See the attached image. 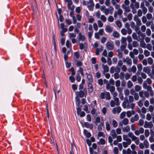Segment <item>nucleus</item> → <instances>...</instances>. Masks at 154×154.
<instances>
[{
    "mask_svg": "<svg viewBox=\"0 0 154 154\" xmlns=\"http://www.w3.org/2000/svg\"><path fill=\"white\" fill-rule=\"evenodd\" d=\"M106 128L107 131H109L110 130V126L108 122H107L106 123Z\"/></svg>",
    "mask_w": 154,
    "mask_h": 154,
    "instance_id": "nucleus-25",
    "label": "nucleus"
},
{
    "mask_svg": "<svg viewBox=\"0 0 154 154\" xmlns=\"http://www.w3.org/2000/svg\"><path fill=\"white\" fill-rule=\"evenodd\" d=\"M121 32L122 35H125L126 34L127 31L125 29V28H123L121 30Z\"/></svg>",
    "mask_w": 154,
    "mask_h": 154,
    "instance_id": "nucleus-28",
    "label": "nucleus"
},
{
    "mask_svg": "<svg viewBox=\"0 0 154 154\" xmlns=\"http://www.w3.org/2000/svg\"><path fill=\"white\" fill-rule=\"evenodd\" d=\"M83 133L87 138H89L91 136V133L89 132H88L87 130L86 129L84 130Z\"/></svg>",
    "mask_w": 154,
    "mask_h": 154,
    "instance_id": "nucleus-3",
    "label": "nucleus"
},
{
    "mask_svg": "<svg viewBox=\"0 0 154 154\" xmlns=\"http://www.w3.org/2000/svg\"><path fill=\"white\" fill-rule=\"evenodd\" d=\"M139 44L138 42L136 41H133V46L134 47H136L138 46Z\"/></svg>",
    "mask_w": 154,
    "mask_h": 154,
    "instance_id": "nucleus-34",
    "label": "nucleus"
},
{
    "mask_svg": "<svg viewBox=\"0 0 154 154\" xmlns=\"http://www.w3.org/2000/svg\"><path fill=\"white\" fill-rule=\"evenodd\" d=\"M66 2H68L67 7H68V9H72V8L71 7V5L72 4V1L71 0H68V1H66Z\"/></svg>",
    "mask_w": 154,
    "mask_h": 154,
    "instance_id": "nucleus-10",
    "label": "nucleus"
},
{
    "mask_svg": "<svg viewBox=\"0 0 154 154\" xmlns=\"http://www.w3.org/2000/svg\"><path fill=\"white\" fill-rule=\"evenodd\" d=\"M126 38L125 37H122L121 38V43L122 44H125L126 42Z\"/></svg>",
    "mask_w": 154,
    "mask_h": 154,
    "instance_id": "nucleus-39",
    "label": "nucleus"
},
{
    "mask_svg": "<svg viewBox=\"0 0 154 154\" xmlns=\"http://www.w3.org/2000/svg\"><path fill=\"white\" fill-rule=\"evenodd\" d=\"M120 79L121 80H123L124 79V77L125 76V74L123 72H121L120 73Z\"/></svg>",
    "mask_w": 154,
    "mask_h": 154,
    "instance_id": "nucleus-43",
    "label": "nucleus"
},
{
    "mask_svg": "<svg viewBox=\"0 0 154 154\" xmlns=\"http://www.w3.org/2000/svg\"><path fill=\"white\" fill-rule=\"evenodd\" d=\"M94 6V3H93V5H89L88 6V10L90 11H92L93 10V7Z\"/></svg>",
    "mask_w": 154,
    "mask_h": 154,
    "instance_id": "nucleus-26",
    "label": "nucleus"
},
{
    "mask_svg": "<svg viewBox=\"0 0 154 154\" xmlns=\"http://www.w3.org/2000/svg\"><path fill=\"white\" fill-rule=\"evenodd\" d=\"M146 119L148 120H150L151 119V116L150 114L149 113H147L146 116Z\"/></svg>",
    "mask_w": 154,
    "mask_h": 154,
    "instance_id": "nucleus-50",
    "label": "nucleus"
},
{
    "mask_svg": "<svg viewBox=\"0 0 154 154\" xmlns=\"http://www.w3.org/2000/svg\"><path fill=\"white\" fill-rule=\"evenodd\" d=\"M125 116V112H123L120 115V119H122L124 118V117Z\"/></svg>",
    "mask_w": 154,
    "mask_h": 154,
    "instance_id": "nucleus-33",
    "label": "nucleus"
},
{
    "mask_svg": "<svg viewBox=\"0 0 154 154\" xmlns=\"http://www.w3.org/2000/svg\"><path fill=\"white\" fill-rule=\"evenodd\" d=\"M115 103H116V105L117 106H118L119 104V99L118 97H116L114 99Z\"/></svg>",
    "mask_w": 154,
    "mask_h": 154,
    "instance_id": "nucleus-32",
    "label": "nucleus"
},
{
    "mask_svg": "<svg viewBox=\"0 0 154 154\" xmlns=\"http://www.w3.org/2000/svg\"><path fill=\"white\" fill-rule=\"evenodd\" d=\"M116 23L117 26L119 27H121L122 26V24L121 22L119 20L116 21Z\"/></svg>",
    "mask_w": 154,
    "mask_h": 154,
    "instance_id": "nucleus-23",
    "label": "nucleus"
},
{
    "mask_svg": "<svg viewBox=\"0 0 154 154\" xmlns=\"http://www.w3.org/2000/svg\"><path fill=\"white\" fill-rule=\"evenodd\" d=\"M113 152L115 154H118L119 153V150L117 147H115L113 149Z\"/></svg>",
    "mask_w": 154,
    "mask_h": 154,
    "instance_id": "nucleus-35",
    "label": "nucleus"
},
{
    "mask_svg": "<svg viewBox=\"0 0 154 154\" xmlns=\"http://www.w3.org/2000/svg\"><path fill=\"white\" fill-rule=\"evenodd\" d=\"M103 68L104 69V71L103 72L104 73L105 72H107L109 71V68L108 66H107V65H103Z\"/></svg>",
    "mask_w": 154,
    "mask_h": 154,
    "instance_id": "nucleus-11",
    "label": "nucleus"
},
{
    "mask_svg": "<svg viewBox=\"0 0 154 154\" xmlns=\"http://www.w3.org/2000/svg\"><path fill=\"white\" fill-rule=\"evenodd\" d=\"M72 11L70 12L69 14L70 16L71 17H75L74 16V14L73 13L74 12V8H72V9H70Z\"/></svg>",
    "mask_w": 154,
    "mask_h": 154,
    "instance_id": "nucleus-30",
    "label": "nucleus"
},
{
    "mask_svg": "<svg viewBox=\"0 0 154 154\" xmlns=\"http://www.w3.org/2000/svg\"><path fill=\"white\" fill-rule=\"evenodd\" d=\"M146 17L148 19L150 20L152 18V14L150 13H148L146 14Z\"/></svg>",
    "mask_w": 154,
    "mask_h": 154,
    "instance_id": "nucleus-60",
    "label": "nucleus"
},
{
    "mask_svg": "<svg viewBox=\"0 0 154 154\" xmlns=\"http://www.w3.org/2000/svg\"><path fill=\"white\" fill-rule=\"evenodd\" d=\"M124 94L125 95L127 96H128L129 94V90L128 89H125L124 91Z\"/></svg>",
    "mask_w": 154,
    "mask_h": 154,
    "instance_id": "nucleus-36",
    "label": "nucleus"
},
{
    "mask_svg": "<svg viewBox=\"0 0 154 154\" xmlns=\"http://www.w3.org/2000/svg\"><path fill=\"white\" fill-rule=\"evenodd\" d=\"M137 80V77L135 75H133L131 78V80L133 82H135Z\"/></svg>",
    "mask_w": 154,
    "mask_h": 154,
    "instance_id": "nucleus-49",
    "label": "nucleus"
},
{
    "mask_svg": "<svg viewBox=\"0 0 154 154\" xmlns=\"http://www.w3.org/2000/svg\"><path fill=\"white\" fill-rule=\"evenodd\" d=\"M132 15L131 13H129L127 16V18L129 20H131L132 19Z\"/></svg>",
    "mask_w": 154,
    "mask_h": 154,
    "instance_id": "nucleus-62",
    "label": "nucleus"
},
{
    "mask_svg": "<svg viewBox=\"0 0 154 154\" xmlns=\"http://www.w3.org/2000/svg\"><path fill=\"white\" fill-rule=\"evenodd\" d=\"M87 78L89 82L92 83L93 82V77L91 74H89L87 76Z\"/></svg>",
    "mask_w": 154,
    "mask_h": 154,
    "instance_id": "nucleus-9",
    "label": "nucleus"
},
{
    "mask_svg": "<svg viewBox=\"0 0 154 154\" xmlns=\"http://www.w3.org/2000/svg\"><path fill=\"white\" fill-rule=\"evenodd\" d=\"M108 20L110 22H112L114 20V18L112 16H109L108 19Z\"/></svg>",
    "mask_w": 154,
    "mask_h": 154,
    "instance_id": "nucleus-37",
    "label": "nucleus"
},
{
    "mask_svg": "<svg viewBox=\"0 0 154 154\" xmlns=\"http://www.w3.org/2000/svg\"><path fill=\"white\" fill-rule=\"evenodd\" d=\"M78 36H79V40L82 41H84L85 39V35H82L81 32L79 33Z\"/></svg>",
    "mask_w": 154,
    "mask_h": 154,
    "instance_id": "nucleus-4",
    "label": "nucleus"
},
{
    "mask_svg": "<svg viewBox=\"0 0 154 154\" xmlns=\"http://www.w3.org/2000/svg\"><path fill=\"white\" fill-rule=\"evenodd\" d=\"M144 54L146 57H148L150 55V52L147 50L144 51Z\"/></svg>",
    "mask_w": 154,
    "mask_h": 154,
    "instance_id": "nucleus-31",
    "label": "nucleus"
},
{
    "mask_svg": "<svg viewBox=\"0 0 154 154\" xmlns=\"http://www.w3.org/2000/svg\"><path fill=\"white\" fill-rule=\"evenodd\" d=\"M127 43H126L124 45H122L120 46V48L122 50H124L126 46Z\"/></svg>",
    "mask_w": 154,
    "mask_h": 154,
    "instance_id": "nucleus-63",
    "label": "nucleus"
},
{
    "mask_svg": "<svg viewBox=\"0 0 154 154\" xmlns=\"http://www.w3.org/2000/svg\"><path fill=\"white\" fill-rule=\"evenodd\" d=\"M66 22L68 25H70L72 23V21L69 19H66L65 20Z\"/></svg>",
    "mask_w": 154,
    "mask_h": 154,
    "instance_id": "nucleus-47",
    "label": "nucleus"
},
{
    "mask_svg": "<svg viewBox=\"0 0 154 154\" xmlns=\"http://www.w3.org/2000/svg\"><path fill=\"white\" fill-rule=\"evenodd\" d=\"M100 117H97L95 120V123H99L100 122ZM96 125H97V124H96Z\"/></svg>",
    "mask_w": 154,
    "mask_h": 154,
    "instance_id": "nucleus-27",
    "label": "nucleus"
},
{
    "mask_svg": "<svg viewBox=\"0 0 154 154\" xmlns=\"http://www.w3.org/2000/svg\"><path fill=\"white\" fill-rule=\"evenodd\" d=\"M128 120L127 118H125L122 121V123L124 125H127L128 123Z\"/></svg>",
    "mask_w": 154,
    "mask_h": 154,
    "instance_id": "nucleus-15",
    "label": "nucleus"
},
{
    "mask_svg": "<svg viewBox=\"0 0 154 154\" xmlns=\"http://www.w3.org/2000/svg\"><path fill=\"white\" fill-rule=\"evenodd\" d=\"M137 80L138 83L140 84H141L143 81L142 78L140 76H139L138 77Z\"/></svg>",
    "mask_w": 154,
    "mask_h": 154,
    "instance_id": "nucleus-56",
    "label": "nucleus"
},
{
    "mask_svg": "<svg viewBox=\"0 0 154 154\" xmlns=\"http://www.w3.org/2000/svg\"><path fill=\"white\" fill-rule=\"evenodd\" d=\"M138 16L140 17L142 16V12L141 9H139L137 12Z\"/></svg>",
    "mask_w": 154,
    "mask_h": 154,
    "instance_id": "nucleus-51",
    "label": "nucleus"
},
{
    "mask_svg": "<svg viewBox=\"0 0 154 154\" xmlns=\"http://www.w3.org/2000/svg\"><path fill=\"white\" fill-rule=\"evenodd\" d=\"M84 108L83 109V110L84 111L86 112L87 113H89V112L88 111V107L87 105H85L84 106Z\"/></svg>",
    "mask_w": 154,
    "mask_h": 154,
    "instance_id": "nucleus-42",
    "label": "nucleus"
},
{
    "mask_svg": "<svg viewBox=\"0 0 154 154\" xmlns=\"http://www.w3.org/2000/svg\"><path fill=\"white\" fill-rule=\"evenodd\" d=\"M100 19L103 22H105L106 21V17L103 15H101L100 17Z\"/></svg>",
    "mask_w": 154,
    "mask_h": 154,
    "instance_id": "nucleus-46",
    "label": "nucleus"
},
{
    "mask_svg": "<svg viewBox=\"0 0 154 154\" xmlns=\"http://www.w3.org/2000/svg\"><path fill=\"white\" fill-rule=\"evenodd\" d=\"M91 83L89 82L88 83V89L89 92L90 93H92L93 91V87Z\"/></svg>",
    "mask_w": 154,
    "mask_h": 154,
    "instance_id": "nucleus-6",
    "label": "nucleus"
},
{
    "mask_svg": "<svg viewBox=\"0 0 154 154\" xmlns=\"http://www.w3.org/2000/svg\"><path fill=\"white\" fill-rule=\"evenodd\" d=\"M113 44L110 42H108L106 43V47L110 50H113Z\"/></svg>",
    "mask_w": 154,
    "mask_h": 154,
    "instance_id": "nucleus-2",
    "label": "nucleus"
},
{
    "mask_svg": "<svg viewBox=\"0 0 154 154\" xmlns=\"http://www.w3.org/2000/svg\"><path fill=\"white\" fill-rule=\"evenodd\" d=\"M105 30L107 32L111 33L112 31V29L111 27L107 25L105 28Z\"/></svg>",
    "mask_w": 154,
    "mask_h": 154,
    "instance_id": "nucleus-8",
    "label": "nucleus"
},
{
    "mask_svg": "<svg viewBox=\"0 0 154 154\" xmlns=\"http://www.w3.org/2000/svg\"><path fill=\"white\" fill-rule=\"evenodd\" d=\"M112 36L115 38H118L119 37L120 35L117 31H114L112 34Z\"/></svg>",
    "mask_w": 154,
    "mask_h": 154,
    "instance_id": "nucleus-12",
    "label": "nucleus"
},
{
    "mask_svg": "<svg viewBox=\"0 0 154 154\" xmlns=\"http://www.w3.org/2000/svg\"><path fill=\"white\" fill-rule=\"evenodd\" d=\"M65 64L66 67L67 68H69L71 66V63L68 62L67 61H65Z\"/></svg>",
    "mask_w": 154,
    "mask_h": 154,
    "instance_id": "nucleus-40",
    "label": "nucleus"
},
{
    "mask_svg": "<svg viewBox=\"0 0 154 154\" xmlns=\"http://www.w3.org/2000/svg\"><path fill=\"white\" fill-rule=\"evenodd\" d=\"M106 99L107 100H109L110 99V96L109 92H107L106 94Z\"/></svg>",
    "mask_w": 154,
    "mask_h": 154,
    "instance_id": "nucleus-24",
    "label": "nucleus"
},
{
    "mask_svg": "<svg viewBox=\"0 0 154 154\" xmlns=\"http://www.w3.org/2000/svg\"><path fill=\"white\" fill-rule=\"evenodd\" d=\"M84 125L85 126L86 128H89L90 129H92L93 127V125L92 124H90L88 122H85L84 123Z\"/></svg>",
    "mask_w": 154,
    "mask_h": 154,
    "instance_id": "nucleus-5",
    "label": "nucleus"
},
{
    "mask_svg": "<svg viewBox=\"0 0 154 154\" xmlns=\"http://www.w3.org/2000/svg\"><path fill=\"white\" fill-rule=\"evenodd\" d=\"M148 63L149 65H151L153 62V60L151 57H149L147 59Z\"/></svg>",
    "mask_w": 154,
    "mask_h": 154,
    "instance_id": "nucleus-22",
    "label": "nucleus"
},
{
    "mask_svg": "<svg viewBox=\"0 0 154 154\" xmlns=\"http://www.w3.org/2000/svg\"><path fill=\"white\" fill-rule=\"evenodd\" d=\"M146 33L148 35H150L151 34V31L149 28H147L146 31Z\"/></svg>",
    "mask_w": 154,
    "mask_h": 154,
    "instance_id": "nucleus-57",
    "label": "nucleus"
},
{
    "mask_svg": "<svg viewBox=\"0 0 154 154\" xmlns=\"http://www.w3.org/2000/svg\"><path fill=\"white\" fill-rule=\"evenodd\" d=\"M81 79V77L80 76V75L79 73H78L76 77V80L77 82H79L80 81Z\"/></svg>",
    "mask_w": 154,
    "mask_h": 154,
    "instance_id": "nucleus-45",
    "label": "nucleus"
},
{
    "mask_svg": "<svg viewBox=\"0 0 154 154\" xmlns=\"http://www.w3.org/2000/svg\"><path fill=\"white\" fill-rule=\"evenodd\" d=\"M144 145L146 148H148L149 147V143L146 140H145L144 141Z\"/></svg>",
    "mask_w": 154,
    "mask_h": 154,
    "instance_id": "nucleus-21",
    "label": "nucleus"
},
{
    "mask_svg": "<svg viewBox=\"0 0 154 154\" xmlns=\"http://www.w3.org/2000/svg\"><path fill=\"white\" fill-rule=\"evenodd\" d=\"M146 48L149 51H151L152 49V46L150 44H148L147 45Z\"/></svg>",
    "mask_w": 154,
    "mask_h": 154,
    "instance_id": "nucleus-38",
    "label": "nucleus"
},
{
    "mask_svg": "<svg viewBox=\"0 0 154 154\" xmlns=\"http://www.w3.org/2000/svg\"><path fill=\"white\" fill-rule=\"evenodd\" d=\"M126 59H127V63L129 65H131L132 64L131 60L128 57H127Z\"/></svg>",
    "mask_w": 154,
    "mask_h": 154,
    "instance_id": "nucleus-44",
    "label": "nucleus"
},
{
    "mask_svg": "<svg viewBox=\"0 0 154 154\" xmlns=\"http://www.w3.org/2000/svg\"><path fill=\"white\" fill-rule=\"evenodd\" d=\"M71 45V42L69 40H67L66 42V46L67 48H69L70 45Z\"/></svg>",
    "mask_w": 154,
    "mask_h": 154,
    "instance_id": "nucleus-58",
    "label": "nucleus"
},
{
    "mask_svg": "<svg viewBox=\"0 0 154 154\" xmlns=\"http://www.w3.org/2000/svg\"><path fill=\"white\" fill-rule=\"evenodd\" d=\"M75 103L76 105V106L78 107H80V106H82V105H81V102L79 98H75Z\"/></svg>",
    "mask_w": 154,
    "mask_h": 154,
    "instance_id": "nucleus-7",
    "label": "nucleus"
},
{
    "mask_svg": "<svg viewBox=\"0 0 154 154\" xmlns=\"http://www.w3.org/2000/svg\"><path fill=\"white\" fill-rule=\"evenodd\" d=\"M134 98L136 100H137L139 99V97L137 93H135L134 94Z\"/></svg>",
    "mask_w": 154,
    "mask_h": 154,
    "instance_id": "nucleus-53",
    "label": "nucleus"
},
{
    "mask_svg": "<svg viewBox=\"0 0 154 154\" xmlns=\"http://www.w3.org/2000/svg\"><path fill=\"white\" fill-rule=\"evenodd\" d=\"M138 70L140 71H141L142 69L143 66L141 64H138L137 66Z\"/></svg>",
    "mask_w": 154,
    "mask_h": 154,
    "instance_id": "nucleus-41",
    "label": "nucleus"
},
{
    "mask_svg": "<svg viewBox=\"0 0 154 154\" xmlns=\"http://www.w3.org/2000/svg\"><path fill=\"white\" fill-rule=\"evenodd\" d=\"M146 43L144 40H141L140 42V46L143 48H146Z\"/></svg>",
    "mask_w": 154,
    "mask_h": 154,
    "instance_id": "nucleus-13",
    "label": "nucleus"
},
{
    "mask_svg": "<svg viewBox=\"0 0 154 154\" xmlns=\"http://www.w3.org/2000/svg\"><path fill=\"white\" fill-rule=\"evenodd\" d=\"M86 142L87 144L89 146H90L91 145V142L89 139L86 140Z\"/></svg>",
    "mask_w": 154,
    "mask_h": 154,
    "instance_id": "nucleus-61",
    "label": "nucleus"
},
{
    "mask_svg": "<svg viewBox=\"0 0 154 154\" xmlns=\"http://www.w3.org/2000/svg\"><path fill=\"white\" fill-rule=\"evenodd\" d=\"M122 130L124 132H128L130 130V128L129 126L128 125H127L125 128L124 129L123 128V129Z\"/></svg>",
    "mask_w": 154,
    "mask_h": 154,
    "instance_id": "nucleus-14",
    "label": "nucleus"
},
{
    "mask_svg": "<svg viewBox=\"0 0 154 154\" xmlns=\"http://www.w3.org/2000/svg\"><path fill=\"white\" fill-rule=\"evenodd\" d=\"M69 79L72 83H73L75 81V78L72 75H70L69 77Z\"/></svg>",
    "mask_w": 154,
    "mask_h": 154,
    "instance_id": "nucleus-29",
    "label": "nucleus"
},
{
    "mask_svg": "<svg viewBox=\"0 0 154 154\" xmlns=\"http://www.w3.org/2000/svg\"><path fill=\"white\" fill-rule=\"evenodd\" d=\"M115 90V88L114 86H111L109 91L111 93L114 92Z\"/></svg>",
    "mask_w": 154,
    "mask_h": 154,
    "instance_id": "nucleus-48",
    "label": "nucleus"
},
{
    "mask_svg": "<svg viewBox=\"0 0 154 154\" xmlns=\"http://www.w3.org/2000/svg\"><path fill=\"white\" fill-rule=\"evenodd\" d=\"M100 143L102 145H104L105 143V140L103 138H101L100 140Z\"/></svg>",
    "mask_w": 154,
    "mask_h": 154,
    "instance_id": "nucleus-52",
    "label": "nucleus"
},
{
    "mask_svg": "<svg viewBox=\"0 0 154 154\" xmlns=\"http://www.w3.org/2000/svg\"><path fill=\"white\" fill-rule=\"evenodd\" d=\"M135 89L136 91L138 92L141 90V88L139 85H137L135 86Z\"/></svg>",
    "mask_w": 154,
    "mask_h": 154,
    "instance_id": "nucleus-16",
    "label": "nucleus"
},
{
    "mask_svg": "<svg viewBox=\"0 0 154 154\" xmlns=\"http://www.w3.org/2000/svg\"><path fill=\"white\" fill-rule=\"evenodd\" d=\"M133 85L132 83L130 80H129L127 83L128 87V88H131Z\"/></svg>",
    "mask_w": 154,
    "mask_h": 154,
    "instance_id": "nucleus-19",
    "label": "nucleus"
},
{
    "mask_svg": "<svg viewBox=\"0 0 154 154\" xmlns=\"http://www.w3.org/2000/svg\"><path fill=\"white\" fill-rule=\"evenodd\" d=\"M132 37L134 39H137V35L136 33L135 32H133L132 34Z\"/></svg>",
    "mask_w": 154,
    "mask_h": 154,
    "instance_id": "nucleus-64",
    "label": "nucleus"
},
{
    "mask_svg": "<svg viewBox=\"0 0 154 154\" xmlns=\"http://www.w3.org/2000/svg\"><path fill=\"white\" fill-rule=\"evenodd\" d=\"M65 39L64 38H61V43L62 45H63L65 44Z\"/></svg>",
    "mask_w": 154,
    "mask_h": 154,
    "instance_id": "nucleus-59",
    "label": "nucleus"
},
{
    "mask_svg": "<svg viewBox=\"0 0 154 154\" xmlns=\"http://www.w3.org/2000/svg\"><path fill=\"white\" fill-rule=\"evenodd\" d=\"M79 72H80L81 75L82 77H84V74L83 73V68L82 67H79Z\"/></svg>",
    "mask_w": 154,
    "mask_h": 154,
    "instance_id": "nucleus-17",
    "label": "nucleus"
},
{
    "mask_svg": "<svg viewBox=\"0 0 154 154\" xmlns=\"http://www.w3.org/2000/svg\"><path fill=\"white\" fill-rule=\"evenodd\" d=\"M82 107V106H80V107H78L76 108V109L77 110V113L78 115H79L80 114V112H81Z\"/></svg>",
    "mask_w": 154,
    "mask_h": 154,
    "instance_id": "nucleus-18",
    "label": "nucleus"
},
{
    "mask_svg": "<svg viewBox=\"0 0 154 154\" xmlns=\"http://www.w3.org/2000/svg\"><path fill=\"white\" fill-rule=\"evenodd\" d=\"M98 24L99 27H103V24L101 20H98Z\"/></svg>",
    "mask_w": 154,
    "mask_h": 154,
    "instance_id": "nucleus-55",
    "label": "nucleus"
},
{
    "mask_svg": "<svg viewBox=\"0 0 154 154\" xmlns=\"http://www.w3.org/2000/svg\"><path fill=\"white\" fill-rule=\"evenodd\" d=\"M75 93L76 95V97H75L77 98H79V97L82 98L85 95L82 90H80L79 92L76 91Z\"/></svg>",
    "mask_w": 154,
    "mask_h": 154,
    "instance_id": "nucleus-1",
    "label": "nucleus"
},
{
    "mask_svg": "<svg viewBox=\"0 0 154 154\" xmlns=\"http://www.w3.org/2000/svg\"><path fill=\"white\" fill-rule=\"evenodd\" d=\"M112 124L114 128L117 127L118 125V123L114 119H113Z\"/></svg>",
    "mask_w": 154,
    "mask_h": 154,
    "instance_id": "nucleus-20",
    "label": "nucleus"
},
{
    "mask_svg": "<svg viewBox=\"0 0 154 154\" xmlns=\"http://www.w3.org/2000/svg\"><path fill=\"white\" fill-rule=\"evenodd\" d=\"M149 130L148 129H146L145 130V135L146 137H148L149 136Z\"/></svg>",
    "mask_w": 154,
    "mask_h": 154,
    "instance_id": "nucleus-54",
    "label": "nucleus"
}]
</instances>
